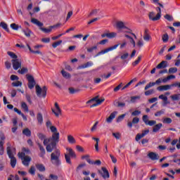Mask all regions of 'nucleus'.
I'll return each instance as SVG.
<instances>
[{
  "instance_id": "f257e3e1",
  "label": "nucleus",
  "mask_w": 180,
  "mask_h": 180,
  "mask_svg": "<svg viewBox=\"0 0 180 180\" xmlns=\"http://www.w3.org/2000/svg\"><path fill=\"white\" fill-rule=\"evenodd\" d=\"M46 126L48 131L52 133V136L46 139V151L48 153H52L54 148H56L57 144L60 141V132L57 129V127L53 124V122L50 120H47Z\"/></svg>"
},
{
  "instance_id": "c85d7f7f",
  "label": "nucleus",
  "mask_w": 180,
  "mask_h": 180,
  "mask_svg": "<svg viewBox=\"0 0 180 180\" xmlns=\"http://www.w3.org/2000/svg\"><path fill=\"white\" fill-rule=\"evenodd\" d=\"M35 167L38 171H40L41 172H43L46 171V167L42 164H36Z\"/></svg>"
},
{
  "instance_id": "69168bd1",
  "label": "nucleus",
  "mask_w": 180,
  "mask_h": 180,
  "mask_svg": "<svg viewBox=\"0 0 180 180\" xmlns=\"http://www.w3.org/2000/svg\"><path fill=\"white\" fill-rule=\"evenodd\" d=\"M86 164H85V163L79 165L76 169L77 172H78L79 171V169H81L82 168H84V167H86Z\"/></svg>"
},
{
  "instance_id": "6e6d98bb",
  "label": "nucleus",
  "mask_w": 180,
  "mask_h": 180,
  "mask_svg": "<svg viewBox=\"0 0 180 180\" xmlns=\"http://www.w3.org/2000/svg\"><path fill=\"white\" fill-rule=\"evenodd\" d=\"M21 107L25 112H29V108L27 107V104H26V103H22Z\"/></svg>"
},
{
  "instance_id": "a18cd8bd",
  "label": "nucleus",
  "mask_w": 180,
  "mask_h": 180,
  "mask_svg": "<svg viewBox=\"0 0 180 180\" xmlns=\"http://www.w3.org/2000/svg\"><path fill=\"white\" fill-rule=\"evenodd\" d=\"M162 122L167 124H171V123H172V119L169 117L164 118Z\"/></svg>"
},
{
  "instance_id": "09e8293b",
  "label": "nucleus",
  "mask_w": 180,
  "mask_h": 180,
  "mask_svg": "<svg viewBox=\"0 0 180 180\" xmlns=\"http://www.w3.org/2000/svg\"><path fill=\"white\" fill-rule=\"evenodd\" d=\"M140 61H141V56H138L137 60L132 63V65L136 67V65H137Z\"/></svg>"
},
{
  "instance_id": "39448f33",
  "label": "nucleus",
  "mask_w": 180,
  "mask_h": 180,
  "mask_svg": "<svg viewBox=\"0 0 180 180\" xmlns=\"http://www.w3.org/2000/svg\"><path fill=\"white\" fill-rule=\"evenodd\" d=\"M67 151H68V154H65V160L67 162V164H70V165H72V162H71V157L72 158H77V155L75 154V152L72 150V148H67Z\"/></svg>"
},
{
  "instance_id": "79ce46f5",
  "label": "nucleus",
  "mask_w": 180,
  "mask_h": 180,
  "mask_svg": "<svg viewBox=\"0 0 180 180\" xmlns=\"http://www.w3.org/2000/svg\"><path fill=\"white\" fill-rule=\"evenodd\" d=\"M61 74H62L63 77H64V78H71V75L70 73L65 72V70H62Z\"/></svg>"
},
{
  "instance_id": "72a5a7b5",
  "label": "nucleus",
  "mask_w": 180,
  "mask_h": 180,
  "mask_svg": "<svg viewBox=\"0 0 180 180\" xmlns=\"http://www.w3.org/2000/svg\"><path fill=\"white\" fill-rule=\"evenodd\" d=\"M1 27L4 28V30H6V32H7L8 33H9V28L8 27V24L4 22H1Z\"/></svg>"
},
{
  "instance_id": "4c0bfd02",
  "label": "nucleus",
  "mask_w": 180,
  "mask_h": 180,
  "mask_svg": "<svg viewBox=\"0 0 180 180\" xmlns=\"http://www.w3.org/2000/svg\"><path fill=\"white\" fill-rule=\"evenodd\" d=\"M37 119L39 124H41L43 123V115H41V113L37 114Z\"/></svg>"
},
{
  "instance_id": "e2e57ef3",
  "label": "nucleus",
  "mask_w": 180,
  "mask_h": 180,
  "mask_svg": "<svg viewBox=\"0 0 180 180\" xmlns=\"http://www.w3.org/2000/svg\"><path fill=\"white\" fill-rule=\"evenodd\" d=\"M98 98H99L98 96H96V97H94V98H93L89 100V101L86 102V103L88 104V103H92V102H96V101H98Z\"/></svg>"
},
{
  "instance_id": "20e7f679",
  "label": "nucleus",
  "mask_w": 180,
  "mask_h": 180,
  "mask_svg": "<svg viewBox=\"0 0 180 180\" xmlns=\"http://www.w3.org/2000/svg\"><path fill=\"white\" fill-rule=\"evenodd\" d=\"M56 5V0H46V6L48 8H51V9L46 11L47 15H50V16H53L54 13H56V9H54V6Z\"/></svg>"
},
{
  "instance_id": "ea45409f",
  "label": "nucleus",
  "mask_w": 180,
  "mask_h": 180,
  "mask_svg": "<svg viewBox=\"0 0 180 180\" xmlns=\"http://www.w3.org/2000/svg\"><path fill=\"white\" fill-rule=\"evenodd\" d=\"M27 46L30 53H33V54H40V51L32 49V48L30 47V46L29 44H27Z\"/></svg>"
},
{
  "instance_id": "f03ea898",
  "label": "nucleus",
  "mask_w": 180,
  "mask_h": 180,
  "mask_svg": "<svg viewBox=\"0 0 180 180\" xmlns=\"http://www.w3.org/2000/svg\"><path fill=\"white\" fill-rule=\"evenodd\" d=\"M60 150H56L55 152L51 154V162L55 167H60L61 165V160H60Z\"/></svg>"
},
{
  "instance_id": "b1692460",
  "label": "nucleus",
  "mask_w": 180,
  "mask_h": 180,
  "mask_svg": "<svg viewBox=\"0 0 180 180\" xmlns=\"http://www.w3.org/2000/svg\"><path fill=\"white\" fill-rule=\"evenodd\" d=\"M92 65H94V62L89 61V62L79 66V69L84 70V68H89V67H92Z\"/></svg>"
},
{
  "instance_id": "774afa93",
  "label": "nucleus",
  "mask_w": 180,
  "mask_h": 180,
  "mask_svg": "<svg viewBox=\"0 0 180 180\" xmlns=\"http://www.w3.org/2000/svg\"><path fill=\"white\" fill-rule=\"evenodd\" d=\"M108 41H109V39H105L98 42V44H101L102 46H103L105 43H108Z\"/></svg>"
},
{
  "instance_id": "f8f14e48",
  "label": "nucleus",
  "mask_w": 180,
  "mask_h": 180,
  "mask_svg": "<svg viewBox=\"0 0 180 180\" xmlns=\"http://www.w3.org/2000/svg\"><path fill=\"white\" fill-rule=\"evenodd\" d=\"M55 108L56 110H54L52 108V113H53L56 116V117H60L61 116V108H60V106L58 105V103H55Z\"/></svg>"
},
{
  "instance_id": "9b49d317",
  "label": "nucleus",
  "mask_w": 180,
  "mask_h": 180,
  "mask_svg": "<svg viewBox=\"0 0 180 180\" xmlns=\"http://www.w3.org/2000/svg\"><path fill=\"white\" fill-rule=\"evenodd\" d=\"M142 120L146 124V126H154L157 124V121L155 120H148V115H145L142 117Z\"/></svg>"
},
{
  "instance_id": "4be33fe9",
  "label": "nucleus",
  "mask_w": 180,
  "mask_h": 180,
  "mask_svg": "<svg viewBox=\"0 0 180 180\" xmlns=\"http://www.w3.org/2000/svg\"><path fill=\"white\" fill-rule=\"evenodd\" d=\"M36 143H37L38 147H39V150H40L39 157L44 158V154H46V150H44V147H43V146H41V144H40V143H39L37 141Z\"/></svg>"
},
{
  "instance_id": "c03bdc74",
  "label": "nucleus",
  "mask_w": 180,
  "mask_h": 180,
  "mask_svg": "<svg viewBox=\"0 0 180 180\" xmlns=\"http://www.w3.org/2000/svg\"><path fill=\"white\" fill-rule=\"evenodd\" d=\"M117 36V33L116 32H109L108 33V39H115Z\"/></svg>"
},
{
  "instance_id": "7c9ffc66",
  "label": "nucleus",
  "mask_w": 180,
  "mask_h": 180,
  "mask_svg": "<svg viewBox=\"0 0 180 180\" xmlns=\"http://www.w3.org/2000/svg\"><path fill=\"white\" fill-rule=\"evenodd\" d=\"M92 140H94V141H96V144L94 146L96 151H99V138L92 137Z\"/></svg>"
},
{
  "instance_id": "473e14b6",
  "label": "nucleus",
  "mask_w": 180,
  "mask_h": 180,
  "mask_svg": "<svg viewBox=\"0 0 180 180\" xmlns=\"http://www.w3.org/2000/svg\"><path fill=\"white\" fill-rule=\"evenodd\" d=\"M4 144H5V141H0V155H4V153H5V150L4 149Z\"/></svg>"
},
{
  "instance_id": "aec40b11",
  "label": "nucleus",
  "mask_w": 180,
  "mask_h": 180,
  "mask_svg": "<svg viewBox=\"0 0 180 180\" xmlns=\"http://www.w3.org/2000/svg\"><path fill=\"white\" fill-rule=\"evenodd\" d=\"M167 67H168V62L163 60L156 66V68L157 70H161L162 68H167Z\"/></svg>"
},
{
  "instance_id": "a878e982",
  "label": "nucleus",
  "mask_w": 180,
  "mask_h": 180,
  "mask_svg": "<svg viewBox=\"0 0 180 180\" xmlns=\"http://www.w3.org/2000/svg\"><path fill=\"white\" fill-rule=\"evenodd\" d=\"M161 127H162V124L159 123V124H155L153 127V133H158V131H160V130L161 129Z\"/></svg>"
},
{
  "instance_id": "cd10ccee",
  "label": "nucleus",
  "mask_w": 180,
  "mask_h": 180,
  "mask_svg": "<svg viewBox=\"0 0 180 180\" xmlns=\"http://www.w3.org/2000/svg\"><path fill=\"white\" fill-rule=\"evenodd\" d=\"M22 134L27 136V137H30V136H32V131H30L29 128H25L22 130Z\"/></svg>"
},
{
  "instance_id": "f704fd0d",
  "label": "nucleus",
  "mask_w": 180,
  "mask_h": 180,
  "mask_svg": "<svg viewBox=\"0 0 180 180\" xmlns=\"http://www.w3.org/2000/svg\"><path fill=\"white\" fill-rule=\"evenodd\" d=\"M134 81H137V79L134 78V79H131L124 87H122V91H124V89H126V88H129V86H130V85H131L132 82H134Z\"/></svg>"
},
{
  "instance_id": "0e129e2a",
  "label": "nucleus",
  "mask_w": 180,
  "mask_h": 180,
  "mask_svg": "<svg viewBox=\"0 0 180 180\" xmlns=\"http://www.w3.org/2000/svg\"><path fill=\"white\" fill-rule=\"evenodd\" d=\"M27 71H28V70H27V68H22L21 70H18V72H19L20 74L23 75V74L27 72Z\"/></svg>"
},
{
  "instance_id": "2eb2a0df",
  "label": "nucleus",
  "mask_w": 180,
  "mask_h": 180,
  "mask_svg": "<svg viewBox=\"0 0 180 180\" xmlns=\"http://www.w3.org/2000/svg\"><path fill=\"white\" fill-rule=\"evenodd\" d=\"M31 22L34 25H36L37 26L40 27V29H41V30H42V32H46V28H41L43 27V23L39 21V20L32 18H31Z\"/></svg>"
},
{
  "instance_id": "603ef678",
  "label": "nucleus",
  "mask_w": 180,
  "mask_h": 180,
  "mask_svg": "<svg viewBox=\"0 0 180 180\" xmlns=\"http://www.w3.org/2000/svg\"><path fill=\"white\" fill-rule=\"evenodd\" d=\"M29 174L31 175H34V174H36V169L34 168V166H31L30 169H29Z\"/></svg>"
},
{
  "instance_id": "58836bf2",
  "label": "nucleus",
  "mask_w": 180,
  "mask_h": 180,
  "mask_svg": "<svg viewBox=\"0 0 180 180\" xmlns=\"http://www.w3.org/2000/svg\"><path fill=\"white\" fill-rule=\"evenodd\" d=\"M7 54L10 57H11V58H13V60L18 59V56H16V54L15 53H13V52L8 51Z\"/></svg>"
},
{
  "instance_id": "5701e85b",
  "label": "nucleus",
  "mask_w": 180,
  "mask_h": 180,
  "mask_svg": "<svg viewBox=\"0 0 180 180\" xmlns=\"http://www.w3.org/2000/svg\"><path fill=\"white\" fill-rule=\"evenodd\" d=\"M148 157H149V158L150 160H152V161H155L157 160H158L160 158V157L158 156V155H157V153H154V152H150L148 154Z\"/></svg>"
},
{
  "instance_id": "7ed1b4c3",
  "label": "nucleus",
  "mask_w": 180,
  "mask_h": 180,
  "mask_svg": "<svg viewBox=\"0 0 180 180\" xmlns=\"http://www.w3.org/2000/svg\"><path fill=\"white\" fill-rule=\"evenodd\" d=\"M116 27L117 29H120V30L124 29V33H129L130 34L134 36L135 39H137V36H136L134 33L131 32V30L129 29V27L124 25V22H123V21H117L116 22Z\"/></svg>"
},
{
  "instance_id": "ddd939ff",
  "label": "nucleus",
  "mask_w": 180,
  "mask_h": 180,
  "mask_svg": "<svg viewBox=\"0 0 180 180\" xmlns=\"http://www.w3.org/2000/svg\"><path fill=\"white\" fill-rule=\"evenodd\" d=\"M150 133V129H146L142 131L141 134H137L135 138L136 141H140L143 137H146Z\"/></svg>"
},
{
  "instance_id": "de8ad7c7",
  "label": "nucleus",
  "mask_w": 180,
  "mask_h": 180,
  "mask_svg": "<svg viewBox=\"0 0 180 180\" xmlns=\"http://www.w3.org/2000/svg\"><path fill=\"white\" fill-rule=\"evenodd\" d=\"M68 90H69L70 94H71L72 95H74V94H77V92H79V90H78V89H75L72 88V87H70V88L68 89Z\"/></svg>"
},
{
  "instance_id": "423d86ee",
  "label": "nucleus",
  "mask_w": 180,
  "mask_h": 180,
  "mask_svg": "<svg viewBox=\"0 0 180 180\" xmlns=\"http://www.w3.org/2000/svg\"><path fill=\"white\" fill-rule=\"evenodd\" d=\"M18 157L22 160V162L25 167H29L30 161H32V158H30V156L26 155V153L21 152L18 153Z\"/></svg>"
},
{
  "instance_id": "49530a36",
  "label": "nucleus",
  "mask_w": 180,
  "mask_h": 180,
  "mask_svg": "<svg viewBox=\"0 0 180 180\" xmlns=\"http://www.w3.org/2000/svg\"><path fill=\"white\" fill-rule=\"evenodd\" d=\"M165 19H166L167 20H168L169 22H172V20H174V17H172V15H169V14H166L164 16Z\"/></svg>"
},
{
  "instance_id": "f3484780",
  "label": "nucleus",
  "mask_w": 180,
  "mask_h": 180,
  "mask_svg": "<svg viewBox=\"0 0 180 180\" xmlns=\"http://www.w3.org/2000/svg\"><path fill=\"white\" fill-rule=\"evenodd\" d=\"M140 122V118L135 117L133 118L132 122H129L127 123V127L129 129H131L133 127V124H138V123Z\"/></svg>"
},
{
  "instance_id": "0eeeda50",
  "label": "nucleus",
  "mask_w": 180,
  "mask_h": 180,
  "mask_svg": "<svg viewBox=\"0 0 180 180\" xmlns=\"http://www.w3.org/2000/svg\"><path fill=\"white\" fill-rule=\"evenodd\" d=\"M7 154L11 159V165L12 168H15L16 166V158L13 156V153H12V149L11 148V143H8L7 147Z\"/></svg>"
},
{
  "instance_id": "c9c22d12",
  "label": "nucleus",
  "mask_w": 180,
  "mask_h": 180,
  "mask_svg": "<svg viewBox=\"0 0 180 180\" xmlns=\"http://www.w3.org/2000/svg\"><path fill=\"white\" fill-rule=\"evenodd\" d=\"M176 72H178L177 68H170L168 70V74H175Z\"/></svg>"
},
{
  "instance_id": "9d476101",
  "label": "nucleus",
  "mask_w": 180,
  "mask_h": 180,
  "mask_svg": "<svg viewBox=\"0 0 180 180\" xmlns=\"http://www.w3.org/2000/svg\"><path fill=\"white\" fill-rule=\"evenodd\" d=\"M98 174L101 175L103 179H108V178H110L109 171H108V169H106V167H101V170H98Z\"/></svg>"
},
{
  "instance_id": "338daca9",
  "label": "nucleus",
  "mask_w": 180,
  "mask_h": 180,
  "mask_svg": "<svg viewBox=\"0 0 180 180\" xmlns=\"http://www.w3.org/2000/svg\"><path fill=\"white\" fill-rule=\"evenodd\" d=\"M129 57V53H125L120 56L121 60H126Z\"/></svg>"
},
{
  "instance_id": "4d7b16f0",
  "label": "nucleus",
  "mask_w": 180,
  "mask_h": 180,
  "mask_svg": "<svg viewBox=\"0 0 180 180\" xmlns=\"http://www.w3.org/2000/svg\"><path fill=\"white\" fill-rule=\"evenodd\" d=\"M155 85V83L154 82H149L146 86H145V91H147V89H149V88H151V86H154Z\"/></svg>"
},
{
  "instance_id": "393cba45",
  "label": "nucleus",
  "mask_w": 180,
  "mask_h": 180,
  "mask_svg": "<svg viewBox=\"0 0 180 180\" xmlns=\"http://www.w3.org/2000/svg\"><path fill=\"white\" fill-rule=\"evenodd\" d=\"M60 26H61V23H57L56 25L49 26V28H46V33H50L53 29H57L60 27Z\"/></svg>"
},
{
  "instance_id": "1a4fd4ad",
  "label": "nucleus",
  "mask_w": 180,
  "mask_h": 180,
  "mask_svg": "<svg viewBox=\"0 0 180 180\" xmlns=\"http://www.w3.org/2000/svg\"><path fill=\"white\" fill-rule=\"evenodd\" d=\"M27 79L28 81V88L30 89H33L36 85V81H34V77L33 76L27 75Z\"/></svg>"
},
{
  "instance_id": "13d9d810",
  "label": "nucleus",
  "mask_w": 180,
  "mask_h": 180,
  "mask_svg": "<svg viewBox=\"0 0 180 180\" xmlns=\"http://www.w3.org/2000/svg\"><path fill=\"white\" fill-rule=\"evenodd\" d=\"M11 85L12 86H22V82L20 81H17V82H13Z\"/></svg>"
},
{
  "instance_id": "052dcab7",
  "label": "nucleus",
  "mask_w": 180,
  "mask_h": 180,
  "mask_svg": "<svg viewBox=\"0 0 180 180\" xmlns=\"http://www.w3.org/2000/svg\"><path fill=\"white\" fill-rule=\"evenodd\" d=\"M11 27H12L13 30H18L19 25H17L16 23H12L11 24Z\"/></svg>"
},
{
  "instance_id": "bf43d9fd",
  "label": "nucleus",
  "mask_w": 180,
  "mask_h": 180,
  "mask_svg": "<svg viewBox=\"0 0 180 180\" xmlns=\"http://www.w3.org/2000/svg\"><path fill=\"white\" fill-rule=\"evenodd\" d=\"M38 137L40 139V140H44V146H46V139L44 138L43 134H38Z\"/></svg>"
},
{
  "instance_id": "e433bc0d",
  "label": "nucleus",
  "mask_w": 180,
  "mask_h": 180,
  "mask_svg": "<svg viewBox=\"0 0 180 180\" xmlns=\"http://www.w3.org/2000/svg\"><path fill=\"white\" fill-rule=\"evenodd\" d=\"M164 113H165V110L162 109L160 111H158L155 113V117H160V116H161V115H164Z\"/></svg>"
},
{
  "instance_id": "4468645a",
  "label": "nucleus",
  "mask_w": 180,
  "mask_h": 180,
  "mask_svg": "<svg viewBox=\"0 0 180 180\" xmlns=\"http://www.w3.org/2000/svg\"><path fill=\"white\" fill-rule=\"evenodd\" d=\"M11 63L13 64V68L15 70H19L22 67V63L19 61V59H13Z\"/></svg>"
},
{
  "instance_id": "680f3d73",
  "label": "nucleus",
  "mask_w": 180,
  "mask_h": 180,
  "mask_svg": "<svg viewBox=\"0 0 180 180\" xmlns=\"http://www.w3.org/2000/svg\"><path fill=\"white\" fill-rule=\"evenodd\" d=\"M23 32L27 37H30V34H32V31H30V30H24Z\"/></svg>"
},
{
  "instance_id": "a19ab883",
  "label": "nucleus",
  "mask_w": 180,
  "mask_h": 180,
  "mask_svg": "<svg viewBox=\"0 0 180 180\" xmlns=\"http://www.w3.org/2000/svg\"><path fill=\"white\" fill-rule=\"evenodd\" d=\"M170 98L172 101H179L180 94H174L171 96Z\"/></svg>"
},
{
  "instance_id": "412c9836",
  "label": "nucleus",
  "mask_w": 180,
  "mask_h": 180,
  "mask_svg": "<svg viewBox=\"0 0 180 180\" xmlns=\"http://www.w3.org/2000/svg\"><path fill=\"white\" fill-rule=\"evenodd\" d=\"M172 88V84H167L164 86H160L157 88L158 91H168Z\"/></svg>"
},
{
  "instance_id": "37998d69",
  "label": "nucleus",
  "mask_w": 180,
  "mask_h": 180,
  "mask_svg": "<svg viewBox=\"0 0 180 180\" xmlns=\"http://www.w3.org/2000/svg\"><path fill=\"white\" fill-rule=\"evenodd\" d=\"M61 43H63V40L57 41L52 44V47L53 49H57V47H58V46H60Z\"/></svg>"
},
{
  "instance_id": "6ab92c4d",
  "label": "nucleus",
  "mask_w": 180,
  "mask_h": 180,
  "mask_svg": "<svg viewBox=\"0 0 180 180\" xmlns=\"http://www.w3.org/2000/svg\"><path fill=\"white\" fill-rule=\"evenodd\" d=\"M116 115H117V112H112L110 116L105 120L106 123H112L113 122V119L116 117Z\"/></svg>"
},
{
  "instance_id": "a211bd4d",
  "label": "nucleus",
  "mask_w": 180,
  "mask_h": 180,
  "mask_svg": "<svg viewBox=\"0 0 180 180\" xmlns=\"http://www.w3.org/2000/svg\"><path fill=\"white\" fill-rule=\"evenodd\" d=\"M35 89H36V94L37 96H39V98H41V96L44 97V95H43V89H41V87L39 84H37L35 86Z\"/></svg>"
},
{
  "instance_id": "2f4dec72",
  "label": "nucleus",
  "mask_w": 180,
  "mask_h": 180,
  "mask_svg": "<svg viewBox=\"0 0 180 180\" xmlns=\"http://www.w3.org/2000/svg\"><path fill=\"white\" fill-rule=\"evenodd\" d=\"M141 98V96H131V103H136V102H137V101H139V99Z\"/></svg>"
},
{
  "instance_id": "864d4df0",
  "label": "nucleus",
  "mask_w": 180,
  "mask_h": 180,
  "mask_svg": "<svg viewBox=\"0 0 180 180\" xmlns=\"http://www.w3.org/2000/svg\"><path fill=\"white\" fill-rule=\"evenodd\" d=\"M97 49H98V46L95 45L94 46L88 48L87 51H88V53H92V51H94V50H97Z\"/></svg>"
},
{
  "instance_id": "bb28decb",
  "label": "nucleus",
  "mask_w": 180,
  "mask_h": 180,
  "mask_svg": "<svg viewBox=\"0 0 180 180\" xmlns=\"http://www.w3.org/2000/svg\"><path fill=\"white\" fill-rule=\"evenodd\" d=\"M68 141L69 144H75V143H77L75 138H74V136H72V135L68 136Z\"/></svg>"
},
{
  "instance_id": "3c124183",
  "label": "nucleus",
  "mask_w": 180,
  "mask_h": 180,
  "mask_svg": "<svg viewBox=\"0 0 180 180\" xmlns=\"http://www.w3.org/2000/svg\"><path fill=\"white\" fill-rule=\"evenodd\" d=\"M154 89H151L150 90H148L146 91H145V95L146 96H150V95H153V94H154Z\"/></svg>"
},
{
  "instance_id": "8fccbe9b",
  "label": "nucleus",
  "mask_w": 180,
  "mask_h": 180,
  "mask_svg": "<svg viewBox=\"0 0 180 180\" xmlns=\"http://www.w3.org/2000/svg\"><path fill=\"white\" fill-rule=\"evenodd\" d=\"M169 39V37L168 36V34H165L162 37V40L164 43H167V41H168Z\"/></svg>"
},
{
  "instance_id": "5fc2aeb1",
  "label": "nucleus",
  "mask_w": 180,
  "mask_h": 180,
  "mask_svg": "<svg viewBox=\"0 0 180 180\" xmlns=\"http://www.w3.org/2000/svg\"><path fill=\"white\" fill-rule=\"evenodd\" d=\"M140 115H141V111L139 110H136L131 112V116H139Z\"/></svg>"
},
{
  "instance_id": "dca6fc26",
  "label": "nucleus",
  "mask_w": 180,
  "mask_h": 180,
  "mask_svg": "<svg viewBox=\"0 0 180 180\" xmlns=\"http://www.w3.org/2000/svg\"><path fill=\"white\" fill-rule=\"evenodd\" d=\"M155 16V13L154 12H150L149 15H148V18L150 19V20H153V22H155L157 20H160L161 18H160V14H157Z\"/></svg>"
},
{
  "instance_id": "c756f323",
  "label": "nucleus",
  "mask_w": 180,
  "mask_h": 180,
  "mask_svg": "<svg viewBox=\"0 0 180 180\" xmlns=\"http://www.w3.org/2000/svg\"><path fill=\"white\" fill-rule=\"evenodd\" d=\"M114 105H115L116 108H124V106H126V103H122L120 101H115L114 102Z\"/></svg>"
},
{
  "instance_id": "6e6552de",
  "label": "nucleus",
  "mask_w": 180,
  "mask_h": 180,
  "mask_svg": "<svg viewBox=\"0 0 180 180\" xmlns=\"http://www.w3.org/2000/svg\"><path fill=\"white\" fill-rule=\"evenodd\" d=\"M119 45H120V44H115L112 46H110L104 50H102L100 52H98L96 55H95L94 57H99V56H102V54H106V53H109V51H113V50H116V49H117V47H119Z\"/></svg>"
}]
</instances>
